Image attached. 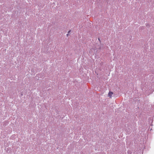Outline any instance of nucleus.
<instances>
[{
  "instance_id": "nucleus-2",
  "label": "nucleus",
  "mask_w": 154,
  "mask_h": 154,
  "mask_svg": "<svg viewBox=\"0 0 154 154\" xmlns=\"http://www.w3.org/2000/svg\"><path fill=\"white\" fill-rule=\"evenodd\" d=\"M71 31L69 30L68 31V34H67V36H68L69 35V34L70 32Z\"/></svg>"
},
{
  "instance_id": "nucleus-3",
  "label": "nucleus",
  "mask_w": 154,
  "mask_h": 154,
  "mask_svg": "<svg viewBox=\"0 0 154 154\" xmlns=\"http://www.w3.org/2000/svg\"><path fill=\"white\" fill-rule=\"evenodd\" d=\"M23 95V94H22V93L21 94V96H22Z\"/></svg>"
},
{
  "instance_id": "nucleus-1",
  "label": "nucleus",
  "mask_w": 154,
  "mask_h": 154,
  "mask_svg": "<svg viewBox=\"0 0 154 154\" xmlns=\"http://www.w3.org/2000/svg\"><path fill=\"white\" fill-rule=\"evenodd\" d=\"M113 93L111 92V91H109V94H108V96L109 97H111L112 95H113Z\"/></svg>"
}]
</instances>
